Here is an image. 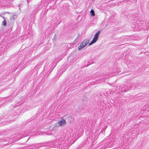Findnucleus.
<instances>
[{
    "label": "nucleus",
    "instance_id": "22",
    "mask_svg": "<svg viewBox=\"0 0 149 149\" xmlns=\"http://www.w3.org/2000/svg\"><path fill=\"white\" fill-rule=\"evenodd\" d=\"M38 11V8H36V10H35V12H37Z\"/></svg>",
    "mask_w": 149,
    "mask_h": 149
},
{
    "label": "nucleus",
    "instance_id": "8",
    "mask_svg": "<svg viewBox=\"0 0 149 149\" xmlns=\"http://www.w3.org/2000/svg\"><path fill=\"white\" fill-rule=\"evenodd\" d=\"M16 17V15H13L11 17L9 21L10 22V23L8 24V25L10 26V28L11 26H12L13 23L14 22L15 17Z\"/></svg>",
    "mask_w": 149,
    "mask_h": 149
},
{
    "label": "nucleus",
    "instance_id": "10",
    "mask_svg": "<svg viewBox=\"0 0 149 149\" xmlns=\"http://www.w3.org/2000/svg\"><path fill=\"white\" fill-rule=\"evenodd\" d=\"M114 91L113 89L111 90V91L109 89H106L105 90V92L107 94V95H111L113 93ZM114 91H115V90H114Z\"/></svg>",
    "mask_w": 149,
    "mask_h": 149
},
{
    "label": "nucleus",
    "instance_id": "9",
    "mask_svg": "<svg viewBox=\"0 0 149 149\" xmlns=\"http://www.w3.org/2000/svg\"><path fill=\"white\" fill-rule=\"evenodd\" d=\"M139 27L141 26V27L140 28H139V29L142 28L143 30H146L148 27V26L146 25V23H139Z\"/></svg>",
    "mask_w": 149,
    "mask_h": 149
},
{
    "label": "nucleus",
    "instance_id": "15",
    "mask_svg": "<svg viewBox=\"0 0 149 149\" xmlns=\"http://www.w3.org/2000/svg\"><path fill=\"white\" fill-rule=\"evenodd\" d=\"M105 74H106V75L105 76L106 77H104V79L114 76V75H112L111 74H109V73H106Z\"/></svg>",
    "mask_w": 149,
    "mask_h": 149
},
{
    "label": "nucleus",
    "instance_id": "18",
    "mask_svg": "<svg viewBox=\"0 0 149 149\" xmlns=\"http://www.w3.org/2000/svg\"><path fill=\"white\" fill-rule=\"evenodd\" d=\"M2 17V18H3V19H4V21H3L2 22V24L3 26H6V21L5 20L4 18V17Z\"/></svg>",
    "mask_w": 149,
    "mask_h": 149
},
{
    "label": "nucleus",
    "instance_id": "2",
    "mask_svg": "<svg viewBox=\"0 0 149 149\" xmlns=\"http://www.w3.org/2000/svg\"><path fill=\"white\" fill-rule=\"evenodd\" d=\"M33 132V130L29 129L27 130L26 132L24 131V132H20V133H16L15 134V136L17 138L16 139L17 140H19L23 137L27 136L29 134Z\"/></svg>",
    "mask_w": 149,
    "mask_h": 149
},
{
    "label": "nucleus",
    "instance_id": "6",
    "mask_svg": "<svg viewBox=\"0 0 149 149\" xmlns=\"http://www.w3.org/2000/svg\"><path fill=\"white\" fill-rule=\"evenodd\" d=\"M65 136L64 135V133H63V135L61 136V137L58 138V144L60 145L61 143L63 144L65 142Z\"/></svg>",
    "mask_w": 149,
    "mask_h": 149
},
{
    "label": "nucleus",
    "instance_id": "17",
    "mask_svg": "<svg viewBox=\"0 0 149 149\" xmlns=\"http://www.w3.org/2000/svg\"><path fill=\"white\" fill-rule=\"evenodd\" d=\"M90 14L92 16H94L95 15L94 11L93 10H91L90 11Z\"/></svg>",
    "mask_w": 149,
    "mask_h": 149
},
{
    "label": "nucleus",
    "instance_id": "7",
    "mask_svg": "<svg viewBox=\"0 0 149 149\" xmlns=\"http://www.w3.org/2000/svg\"><path fill=\"white\" fill-rule=\"evenodd\" d=\"M51 63H52V65L51 66V67H50V72L48 71L47 72V74L48 75H49V74H50L51 72L53 70L54 68V67H55V66L56 65V64H55V63L54 62H50L49 63V64H50Z\"/></svg>",
    "mask_w": 149,
    "mask_h": 149
},
{
    "label": "nucleus",
    "instance_id": "13",
    "mask_svg": "<svg viewBox=\"0 0 149 149\" xmlns=\"http://www.w3.org/2000/svg\"><path fill=\"white\" fill-rule=\"evenodd\" d=\"M112 142L108 143L106 145H105L104 146L103 148L104 149L107 148L112 147Z\"/></svg>",
    "mask_w": 149,
    "mask_h": 149
},
{
    "label": "nucleus",
    "instance_id": "4",
    "mask_svg": "<svg viewBox=\"0 0 149 149\" xmlns=\"http://www.w3.org/2000/svg\"><path fill=\"white\" fill-rule=\"evenodd\" d=\"M52 21L54 23V25H55V26H57L61 22V21L59 20V17L58 16H54L53 17Z\"/></svg>",
    "mask_w": 149,
    "mask_h": 149
},
{
    "label": "nucleus",
    "instance_id": "5",
    "mask_svg": "<svg viewBox=\"0 0 149 149\" xmlns=\"http://www.w3.org/2000/svg\"><path fill=\"white\" fill-rule=\"evenodd\" d=\"M100 33V31H99L95 34V35L94 37L93 38L92 40L90 43L89 45H92L97 41L98 39Z\"/></svg>",
    "mask_w": 149,
    "mask_h": 149
},
{
    "label": "nucleus",
    "instance_id": "16",
    "mask_svg": "<svg viewBox=\"0 0 149 149\" xmlns=\"http://www.w3.org/2000/svg\"><path fill=\"white\" fill-rule=\"evenodd\" d=\"M10 13L8 12H2L1 13H0V17H2V15H5L6 14H10Z\"/></svg>",
    "mask_w": 149,
    "mask_h": 149
},
{
    "label": "nucleus",
    "instance_id": "23",
    "mask_svg": "<svg viewBox=\"0 0 149 149\" xmlns=\"http://www.w3.org/2000/svg\"><path fill=\"white\" fill-rule=\"evenodd\" d=\"M90 64H91V63H89V64H88L87 65H85V67H88V66Z\"/></svg>",
    "mask_w": 149,
    "mask_h": 149
},
{
    "label": "nucleus",
    "instance_id": "24",
    "mask_svg": "<svg viewBox=\"0 0 149 149\" xmlns=\"http://www.w3.org/2000/svg\"><path fill=\"white\" fill-rule=\"evenodd\" d=\"M26 65H25L24 67H23V68H24L25 67H26Z\"/></svg>",
    "mask_w": 149,
    "mask_h": 149
},
{
    "label": "nucleus",
    "instance_id": "29",
    "mask_svg": "<svg viewBox=\"0 0 149 149\" xmlns=\"http://www.w3.org/2000/svg\"><path fill=\"white\" fill-rule=\"evenodd\" d=\"M61 58H60V60H61Z\"/></svg>",
    "mask_w": 149,
    "mask_h": 149
},
{
    "label": "nucleus",
    "instance_id": "28",
    "mask_svg": "<svg viewBox=\"0 0 149 149\" xmlns=\"http://www.w3.org/2000/svg\"><path fill=\"white\" fill-rule=\"evenodd\" d=\"M19 6H20V4H19Z\"/></svg>",
    "mask_w": 149,
    "mask_h": 149
},
{
    "label": "nucleus",
    "instance_id": "19",
    "mask_svg": "<svg viewBox=\"0 0 149 149\" xmlns=\"http://www.w3.org/2000/svg\"><path fill=\"white\" fill-rule=\"evenodd\" d=\"M23 63L22 62V63H20L19 64V65L17 67V69H18L19 68V66H21L22 64L23 65Z\"/></svg>",
    "mask_w": 149,
    "mask_h": 149
},
{
    "label": "nucleus",
    "instance_id": "11",
    "mask_svg": "<svg viewBox=\"0 0 149 149\" xmlns=\"http://www.w3.org/2000/svg\"><path fill=\"white\" fill-rule=\"evenodd\" d=\"M22 103V102L17 101L15 104H14L13 105H12L11 106L10 108L11 109H14L15 107H16L19 106Z\"/></svg>",
    "mask_w": 149,
    "mask_h": 149
},
{
    "label": "nucleus",
    "instance_id": "26",
    "mask_svg": "<svg viewBox=\"0 0 149 149\" xmlns=\"http://www.w3.org/2000/svg\"><path fill=\"white\" fill-rule=\"evenodd\" d=\"M49 135H51V134H50V133H49V134H48Z\"/></svg>",
    "mask_w": 149,
    "mask_h": 149
},
{
    "label": "nucleus",
    "instance_id": "1",
    "mask_svg": "<svg viewBox=\"0 0 149 149\" xmlns=\"http://www.w3.org/2000/svg\"><path fill=\"white\" fill-rule=\"evenodd\" d=\"M130 84H127V85H121L119 87V93L120 92H126L129 90L130 89H134L135 88V85H134L133 83Z\"/></svg>",
    "mask_w": 149,
    "mask_h": 149
},
{
    "label": "nucleus",
    "instance_id": "21",
    "mask_svg": "<svg viewBox=\"0 0 149 149\" xmlns=\"http://www.w3.org/2000/svg\"><path fill=\"white\" fill-rule=\"evenodd\" d=\"M41 64H42V63L40 65H38L37 66V68H40L41 67Z\"/></svg>",
    "mask_w": 149,
    "mask_h": 149
},
{
    "label": "nucleus",
    "instance_id": "12",
    "mask_svg": "<svg viewBox=\"0 0 149 149\" xmlns=\"http://www.w3.org/2000/svg\"><path fill=\"white\" fill-rule=\"evenodd\" d=\"M58 124L61 126H63L66 124V122L64 119L62 118V119L58 122Z\"/></svg>",
    "mask_w": 149,
    "mask_h": 149
},
{
    "label": "nucleus",
    "instance_id": "27",
    "mask_svg": "<svg viewBox=\"0 0 149 149\" xmlns=\"http://www.w3.org/2000/svg\"><path fill=\"white\" fill-rule=\"evenodd\" d=\"M56 35L55 34L54 35V36H55Z\"/></svg>",
    "mask_w": 149,
    "mask_h": 149
},
{
    "label": "nucleus",
    "instance_id": "25",
    "mask_svg": "<svg viewBox=\"0 0 149 149\" xmlns=\"http://www.w3.org/2000/svg\"><path fill=\"white\" fill-rule=\"evenodd\" d=\"M30 0H27V2H28V3H29V1H30Z\"/></svg>",
    "mask_w": 149,
    "mask_h": 149
},
{
    "label": "nucleus",
    "instance_id": "3",
    "mask_svg": "<svg viewBox=\"0 0 149 149\" xmlns=\"http://www.w3.org/2000/svg\"><path fill=\"white\" fill-rule=\"evenodd\" d=\"M89 42V40H84L81 43L79 46L78 49L79 50H81L83 48L85 47L87 44H88Z\"/></svg>",
    "mask_w": 149,
    "mask_h": 149
},
{
    "label": "nucleus",
    "instance_id": "20",
    "mask_svg": "<svg viewBox=\"0 0 149 149\" xmlns=\"http://www.w3.org/2000/svg\"><path fill=\"white\" fill-rule=\"evenodd\" d=\"M18 115L17 114H15V115L13 114V115L11 116L12 118L13 117L14 118H15L16 116Z\"/></svg>",
    "mask_w": 149,
    "mask_h": 149
},
{
    "label": "nucleus",
    "instance_id": "14",
    "mask_svg": "<svg viewBox=\"0 0 149 149\" xmlns=\"http://www.w3.org/2000/svg\"><path fill=\"white\" fill-rule=\"evenodd\" d=\"M54 1V0H42L41 4H42L43 3L44 4H47L49 2H51L52 1Z\"/></svg>",
    "mask_w": 149,
    "mask_h": 149
}]
</instances>
